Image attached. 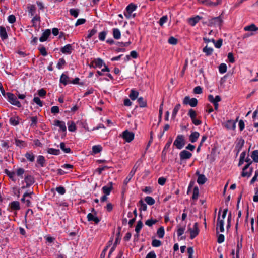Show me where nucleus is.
Segmentation results:
<instances>
[{
  "mask_svg": "<svg viewBox=\"0 0 258 258\" xmlns=\"http://www.w3.org/2000/svg\"><path fill=\"white\" fill-rule=\"evenodd\" d=\"M137 8V5L131 3L126 8L125 11L124 12V15L127 19H130L131 18H134L136 16V14H133V12L135 11Z\"/></svg>",
  "mask_w": 258,
  "mask_h": 258,
  "instance_id": "obj_1",
  "label": "nucleus"
},
{
  "mask_svg": "<svg viewBox=\"0 0 258 258\" xmlns=\"http://www.w3.org/2000/svg\"><path fill=\"white\" fill-rule=\"evenodd\" d=\"M185 141L182 135H177L173 145L178 149H181L185 145Z\"/></svg>",
  "mask_w": 258,
  "mask_h": 258,
  "instance_id": "obj_2",
  "label": "nucleus"
},
{
  "mask_svg": "<svg viewBox=\"0 0 258 258\" xmlns=\"http://www.w3.org/2000/svg\"><path fill=\"white\" fill-rule=\"evenodd\" d=\"M120 137H121L126 142L130 143L134 140L135 134L133 132L126 130L122 133V134L120 135Z\"/></svg>",
  "mask_w": 258,
  "mask_h": 258,
  "instance_id": "obj_3",
  "label": "nucleus"
},
{
  "mask_svg": "<svg viewBox=\"0 0 258 258\" xmlns=\"http://www.w3.org/2000/svg\"><path fill=\"white\" fill-rule=\"evenodd\" d=\"M223 22L221 16L214 17L210 19L208 22V26L211 27H220Z\"/></svg>",
  "mask_w": 258,
  "mask_h": 258,
  "instance_id": "obj_4",
  "label": "nucleus"
},
{
  "mask_svg": "<svg viewBox=\"0 0 258 258\" xmlns=\"http://www.w3.org/2000/svg\"><path fill=\"white\" fill-rule=\"evenodd\" d=\"M7 96L8 101L11 104L18 107L21 106L20 102L18 100L16 96L14 94L11 93H7Z\"/></svg>",
  "mask_w": 258,
  "mask_h": 258,
  "instance_id": "obj_5",
  "label": "nucleus"
},
{
  "mask_svg": "<svg viewBox=\"0 0 258 258\" xmlns=\"http://www.w3.org/2000/svg\"><path fill=\"white\" fill-rule=\"evenodd\" d=\"M183 103L185 105L189 104L191 107H194L197 106L198 100L196 98H190L188 96H186L183 101Z\"/></svg>",
  "mask_w": 258,
  "mask_h": 258,
  "instance_id": "obj_6",
  "label": "nucleus"
},
{
  "mask_svg": "<svg viewBox=\"0 0 258 258\" xmlns=\"http://www.w3.org/2000/svg\"><path fill=\"white\" fill-rule=\"evenodd\" d=\"M188 231L190 232V239H193L198 235L199 232L198 223H195L194 225L193 228H189Z\"/></svg>",
  "mask_w": 258,
  "mask_h": 258,
  "instance_id": "obj_7",
  "label": "nucleus"
},
{
  "mask_svg": "<svg viewBox=\"0 0 258 258\" xmlns=\"http://www.w3.org/2000/svg\"><path fill=\"white\" fill-rule=\"evenodd\" d=\"M250 163L247 164L243 168L242 172V176L243 177H250L253 171V168L252 167L249 169L248 171H247L248 168L249 167Z\"/></svg>",
  "mask_w": 258,
  "mask_h": 258,
  "instance_id": "obj_8",
  "label": "nucleus"
},
{
  "mask_svg": "<svg viewBox=\"0 0 258 258\" xmlns=\"http://www.w3.org/2000/svg\"><path fill=\"white\" fill-rule=\"evenodd\" d=\"M180 159L181 160L188 159L192 156V154L189 151L184 150L179 154Z\"/></svg>",
  "mask_w": 258,
  "mask_h": 258,
  "instance_id": "obj_9",
  "label": "nucleus"
},
{
  "mask_svg": "<svg viewBox=\"0 0 258 258\" xmlns=\"http://www.w3.org/2000/svg\"><path fill=\"white\" fill-rule=\"evenodd\" d=\"M185 230V225L182 227L181 226H179V225L178 226L177 233V236L178 237V240H185V239L186 238L185 236H181L183 234Z\"/></svg>",
  "mask_w": 258,
  "mask_h": 258,
  "instance_id": "obj_10",
  "label": "nucleus"
},
{
  "mask_svg": "<svg viewBox=\"0 0 258 258\" xmlns=\"http://www.w3.org/2000/svg\"><path fill=\"white\" fill-rule=\"evenodd\" d=\"M236 121L229 120L224 124V126L227 130H235Z\"/></svg>",
  "mask_w": 258,
  "mask_h": 258,
  "instance_id": "obj_11",
  "label": "nucleus"
},
{
  "mask_svg": "<svg viewBox=\"0 0 258 258\" xmlns=\"http://www.w3.org/2000/svg\"><path fill=\"white\" fill-rule=\"evenodd\" d=\"M53 124L54 126L59 127L60 128V130L63 132H66L67 130L65 122L63 121H60L58 120H54Z\"/></svg>",
  "mask_w": 258,
  "mask_h": 258,
  "instance_id": "obj_12",
  "label": "nucleus"
},
{
  "mask_svg": "<svg viewBox=\"0 0 258 258\" xmlns=\"http://www.w3.org/2000/svg\"><path fill=\"white\" fill-rule=\"evenodd\" d=\"M220 210L219 212V216L217 220V230L219 229L221 232H223L224 231V221L223 220H221V217L220 216Z\"/></svg>",
  "mask_w": 258,
  "mask_h": 258,
  "instance_id": "obj_13",
  "label": "nucleus"
},
{
  "mask_svg": "<svg viewBox=\"0 0 258 258\" xmlns=\"http://www.w3.org/2000/svg\"><path fill=\"white\" fill-rule=\"evenodd\" d=\"M51 34L50 29H46L42 33V36L40 37L39 40L40 42H44L47 40L48 37Z\"/></svg>",
  "mask_w": 258,
  "mask_h": 258,
  "instance_id": "obj_14",
  "label": "nucleus"
},
{
  "mask_svg": "<svg viewBox=\"0 0 258 258\" xmlns=\"http://www.w3.org/2000/svg\"><path fill=\"white\" fill-rule=\"evenodd\" d=\"M196 174L198 175L197 179V183L199 185L204 184L207 181V178L204 174H201L198 171L196 172Z\"/></svg>",
  "mask_w": 258,
  "mask_h": 258,
  "instance_id": "obj_15",
  "label": "nucleus"
},
{
  "mask_svg": "<svg viewBox=\"0 0 258 258\" xmlns=\"http://www.w3.org/2000/svg\"><path fill=\"white\" fill-rule=\"evenodd\" d=\"M73 50L72 46L71 44H67L61 49V52L62 53L70 54Z\"/></svg>",
  "mask_w": 258,
  "mask_h": 258,
  "instance_id": "obj_16",
  "label": "nucleus"
},
{
  "mask_svg": "<svg viewBox=\"0 0 258 258\" xmlns=\"http://www.w3.org/2000/svg\"><path fill=\"white\" fill-rule=\"evenodd\" d=\"M112 182H109L107 185L102 187V191L106 195H109L112 189Z\"/></svg>",
  "mask_w": 258,
  "mask_h": 258,
  "instance_id": "obj_17",
  "label": "nucleus"
},
{
  "mask_svg": "<svg viewBox=\"0 0 258 258\" xmlns=\"http://www.w3.org/2000/svg\"><path fill=\"white\" fill-rule=\"evenodd\" d=\"M24 181L26 183V187H28L34 182V178L31 175H27L25 177Z\"/></svg>",
  "mask_w": 258,
  "mask_h": 258,
  "instance_id": "obj_18",
  "label": "nucleus"
},
{
  "mask_svg": "<svg viewBox=\"0 0 258 258\" xmlns=\"http://www.w3.org/2000/svg\"><path fill=\"white\" fill-rule=\"evenodd\" d=\"M9 206L12 210H19L20 209V203L18 201H13L9 204Z\"/></svg>",
  "mask_w": 258,
  "mask_h": 258,
  "instance_id": "obj_19",
  "label": "nucleus"
},
{
  "mask_svg": "<svg viewBox=\"0 0 258 258\" xmlns=\"http://www.w3.org/2000/svg\"><path fill=\"white\" fill-rule=\"evenodd\" d=\"M60 82L64 85H66L69 83H71V81L70 80L69 77L63 73L60 76Z\"/></svg>",
  "mask_w": 258,
  "mask_h": 258,
  "instance_id": "obj_20",
  "label": "nucleus"
},
{
  "mask_svg": "<svg viewBox=\"0 0 258 258\" xmlns=\"http://www.w3.org/2000/svg\"><path fill=\"white\" fill-rule=\"evenodd\" d=\"M37 163L41 167H44L46 164V160L44 157L42 155H39L37 158Z\"/></svg>",
  "mask_w": 258,
  "mask_h": 258,
  "instance_id": "obj_21",
  "label": "nucleus"
},
{
  "mask_svg": "<svg viewBox=\"0 0 258 258\" xmlns=\"http://www.w3.org/2000/svg\"><path fill=\"white\" fill-rule=\"evenodd\" d=\"M87 217L88 221H94L95 224H98L100 222V219L92 213L88 214Z\"/></svg>",
  "mask_w": 258,
  "mask_h": 258,
  "instance_id": "obj_22",
  "label": "nucleus"
},
{
  "mask_svg": "<svg viewBox=\"0 0 258 258\" xmlns=\"http://www.w3.org/2000/svg\"><path fill=\"white\" fill-rule=\"evenodd\" d=\"M199 136L200 134L198 132H192L189 137V141L191 143H195V142L197 141Z\"/></svg>",
  "mask_w": 258,
  "mask_h": 258,
  "instance_id": "obj_23",
  "label": "nucleus"
},
{
  "mask_svg": "<svg viewBox=\"0 0 258 258\" xmlns=\"http://www.w3.org/2000/svg\"><path fill=\"white\" fill-rule=\"evenodd\" d=\"M201 19V17L199 16H197L195 17L189 18L188 22L192 26H194Z\"/></svg>",
  "mask_w": 258,
  "mask_h": 258,
  "instance_id": "obj_24",
  "label": "nucleus"
},
{
  "mask_svg": "<svg viewBox=\"0 0 258 258\" xmlns=\"http://www.w3.org/2000/svg\"><path fill=\"white\" fill-rule=\"evenodd\" d=\"M25 157L27 160L30 162H33L35 160V155L31 151L27 152L25 154Z\"/></svg>",
  "mask_w": 258,
  "mask_h": 258,
  "instance_id": "obj_25",
  "label": "nucleus"
},
{
  "mask_svg": "<svg viewBox=\"0 0 258 258\" xmlns=\"http://www.w3.org/2000/svg\"><path fill=\"white\" fill-rule=\"evenodd\" d=\"M112 34L113 38L115 39H119L121 37V33L119 29L113 28L112 29Z\"/></svg>",
  "mask_w": 258,
  "mask_h": 258,
  "instance_id": "obj_26",
  "label": "nucleus"
},
{
  "mask_svg": "<svg viewBox=\"0 0 258 258\" xmlns=\"http://www.w3.org/2000/svg\"><path fill=\"white\" fill-rule=\"evenodd\" d=\"M93 64L95 65V67L101 68L104 64H105L103 62V61L100 58L95 59L93 61Z\"/></svg>",
  "mask_w": 258,
  "mask_h": 258,
  "instance_id": "obj_27",
  "label": "nucleus"
},
{
  "mask_svg": "<svg viewBox=\"0 0 258 258\" xmlns=\"http://www.w3.org/2000/svg\"><path fill=\"white\" fill-rule=\"evenodd\" d=\"M29 14L31 15V16H33L35 15L36 12V7L33 5H29L27 7Z\"/></svg>",
  "mask_w": 258,
  "mask_h": 258,
  "instance_id": "obj_28",
  "label": "nucleus"
},
{
  "mask_svg": "<svg viewBox=\"0 0 258 258\" xmlns=\"http://www.w3.org/2000/svg\"><path fill=\"white\" fill-rule=\"evenodd\" d=\"M203 52L205 53L206 56H210L213 53V49L211 47H209L207 46H206L203 49Z\"/></svg>",
  "mask_w": 258,
  "mask_h": 258,
  "instance_id": "obj_29",
  "label": "nucleus"
},
{
  "mask_svg": "<svg viewBox=\"0 0 258 258\" xmlns=\"http://www.w3.org/2000/svg\"><path fill=\"white\" fill-rule=\"evenodd\" d=\"M139 92L138 91L132 89L131 91L129 97L132 100H135L137 98Z\"/></svg>",
  "mask_w": 258,
  "mask_h": 258,
  "instance_id": "obj_30",
  "label": "nucleus"
},
{
  "mask_svg": "<svg viewBox=\"0 0 258 258\" xmlns=\"http://www.w3.org/2000/svg\"><path fill=\"white\" fill-rule=\"evenodd\" d=\"M0 36L2 39H5L8 37L6 30L3 27H0Z\"/></svg>",
  "mask_w": 258,
  "mask_h": 258,
  "instance_id": "obj_31",
  "label": "nucleus"
},
{
  "mask_svg": "<svg viewBox=\"0 0 258 258\" xmlns=\"http://www.w3.org/2000/svg\"><path fill=\"white\" fill-rule=\"evenodd\" d=\"M143 227V223L141 220L139 221L135 228L137 236H138L139 233Z\"/></svg>",
  "mask_w": 258,
  "mask_h": 258,
  "instance_id": "obj_32",
  "label": "nucleus"
},
{
  "mask_svg": "<svg viewBox=\"0 0 258 258\" xmlns=\"http://www.w3.org/2000/svg\"><path fill=\"white\" fill-rule=\"evenodd\" d=\"M244 30L245 31H255L258 30V28L254 24H251L245 27Z\"/></svg>",
  "mask_w": 258,
  "mask_h": 258,
  "instance_id": "obj_33",
  "label": "nucleus"
},
{
  "mask_svg": "<svg viewBox=\"0 0 258 258\" xmlns=\"http://www.w3.org/2000/svg\"><path fill=\"white\" fill-rule=\"evenodd\" d=\"M199 194V188L197 186H195L194 188L193 194L192 198L194 200H197L198 198Z\"/></svg>",
  "mask_w": 258,
  "mask_h": 258,
  "instance_id": "obj_34",
  "label": "nucleus"
},
{
  "mask_svg": "<svg viewBox=\"0 0 258 258\" xmlns=\"http://www.w3.org/2000/svg\"><path fill=\"white\" fill-rule=\"evenodd\" d=\"M19 117H11L10 119V123L11 124L16 126L17 125L19 122Z\"/></svg>",
  "mask_w": 258,
  "mask_h": 258,
  "instance_id": "obj_35",
  "label": "nucleus"
},
{
  "mask_svg": "<svg viewBox=\"0 0 258 258\" xmlns=\"http://www.w3.org/2000/svg\"><path fill=\"white\" fill-rule=\"evenodd\" d=\"M102 148L100 145H95L92 147V152L96 154L102 151Z\"/></svg>",
  "mask_w": 258,
  "mask_h": 258,
  "instance_id": "obj_36",
  "label": "nucleus"
},
{
  "mask_svg": "<svg viewBox=\"0 0 258 258\" xmlns=\"http://www.w3.org/2000/svg\"><path fill=\"white\" fill-rule=\"evenodd\" d=\"M5 173L9 176V177L13 181H16V178L15 177L16 173L14 172H11L8 170L6 169L5 170Z\"/></svg>",
  "mask_w": 258,
  "mask_h": 258,
  "instance_id": "obj_37",
  "label": "nucleus"
},
{
  "mask_svg": "<svg viewBox=\"0 0 258 258\" xmlns=\"http://www.w3.org/2000/svg\"><path fill=\"white\" fill-rule=\"evenodd\" d=\"M165 234L164 228L163 227H160L157 232V234L159 238H162Z\"/></svg>",
  "mask_w": 258,
  "mask_h": 258,
  "instance_id": "obj_38",
  "label": "nucleus"
},
{
  "mask_svg": "<svg viewBox=\"0 0 258 258\" xmlns=\"http://www.w3.org/2000/svg\"><path fill=\"white\" fill-rule=\"evenodd\" d=\"M180 107H181V105L180 104H177L176 105V106L174 108L173 112H172V118L175 117L178 111H179V110L180 108Z\"/></svg>",
  "mask_w": 258,
  "mask_h": 258,
  "instance_id": "obj_39",
  "label": "nucleus"
},
{
  "mask_svg": "<svg viewBox=\"0 0 258 258\" xmlns=\"http://www.w3.org/2000/svg\"><path fill=\"white\" fill-rule=\"evenodd\" d=\"M219 71L221 74H224L227 71V66L222 63L219 66Z\"/></svg>",
  "mask_w": 258,
  "mask_h": 258,
  "instance_id": "obj_40",
  "label": "nucleus"
},
{
  "mask_svg": "<svg viewBox=\"0 0 258 258\" xmlns=\"http://www.w3.org/2000/svg\"><path fill=\"white\" fill-rule=\"evenodd\" d=\"M60 148L66 153H69L71 152L70 148L69 147H66V145L63 142L60 144Z\"/></svg>",
  "mask_w": 258,
  "mask_h": 258,
  "instance_id": "obj_41",
  "label": "nucleus"
},
{
  "mask_svg": "<svg viewBox=\"0 0 258 258\" xmlns=\"http://www.w3.org/2000/svg\"><path fill=\"white\" fill-rule=\"evenodd\" d=\"M47 152L49 154L58 155L60 154V151L59 149H56L54 148H49L48 149Z\"/></svg>",
  "mask_w": 258,
  "mask_h": 258,
  "instance_id": "obj_42",
  "label": "nucleus"
},
{
  "mask_svg": "<svg viewBox=\"0 0 258 258\" xmlns=\"http://www.w3.org/2000/svg\"><path fill=\"white\" fill-rule=\"evenodd\" d=\"M244 144V140L241 139H240L237 143L236 145V148L238 149V151H239L241 148L243 147Z\"/></svg>",
  "mask_w": 258,
  "mask_h": 258,
  "instance_id": "obj_43",
  "label": "nucleus"
},
{
  "mask_svg": "<svg viewBox=\"0 0 258 258\" xmlns=\"http://www.w3.org/2000/svg\"><path fill=\"white\" fill-rule=\"evenodd\" d=\"M68 130L70 132H74L76 130V126L75 123L71 121V122H69L68 123Z\"/></svg>",
  "mask_w": 258,
  "mask_h": 258,
  "instance_id": "obj_44",
  "label": "nucleus"
},
{
  "mask_svg": "<svg viewBox=\"0 0 258 258\" xmlns=\"http://www.w3.org/2000/svg\"><path fill=\"white\" fill-rule=\"evenodd\" d=\"M137 101L141 107H144L146 106V102L144 100V98L143 97H140L138 98Z\"/></svg>",
  "mask_w": 258,
  "mask_h": 258,
  "instance_id": "obj_45",
  "label": "nucleus"
},
{
  "mask_svg": "<svg viewBox=\"0 0 258 258\" xmlns=\"http://www.w3.org/2000/svg\"><path fill=\"white\" fill-rule=\"evenodd\" d=\"M211 41L214 44L215 47L217 48H219L221 47L223 42L221 39H219L217 41H215L214 39H212Z\"/></svg>",
  "mask_w": 258,
  "mask_h": 258,
  "instance_id": "obj_46",
  "label": "nucleus"
},
{
  "mask_svg": "<svg viewBox=\"0 0 258 258\" xmlns=\"http://www.w3.org/2000/svg\"><path fill=\"white\" fill-rule=\"evenodd\" d=\"M145 201L149 205H152L155 203L154 199L151 197H146L145 199Z\"/></svg>",
  "mask_w": 258,
  "mask_h": 258,
  "instance_id": "obj_47",
  "label": "nucleus"
},
{
  "mask_svg": "<svg viewBox=\"0 0 258 258\" xmlns=\"http://www.w3.org/2000/svg\"><path fill=\"white\" fill-rule=\"evenodd\" d=\"M251 158L255 162H258V150H254L252 152Z\"/></svg>",
  "mask_w": 258,
  "mask_h": 258,
  "instance_id": "obj_48",
  "label": "nucleus"
},
{
  "mask_svg": "<svg viewBox=\"0 0 258 258\" xmlns=\"http://www.w3.org/2000/svg\"><path fill=\"white\" fill-rule=\"evenodd\" d=\"M104 68L102 69L101 71H98L97 72L96 76L97 75L102 76V75H103V72H109L110 71L109 69L108 68V67L107 66H106V64H104Z\"/></svg>",
  "mask_w": 258,
  "mask_h": 258,
  "instance_id": "obj_49",
  "label": "nucleus"
},
{
  "mask_svg": "<svg viewBox=\"0 0 258 258\" xmlns=\"http://www.w3.org/2000/svg\"><path fill=\"white\" fill-rule=\"evenodd\" d=\"M168 20L167 16H162L159 20V24L160 26H162L165 23L167 22Z\"/></svg>",
  "mask_w": 258,
  "mask_h": 258,
  "instance_id": "obj_50",
  "label": "nucleus"
},
{
  "mask_svg": "<svg viewBox=\"0 0 258 258\" xmlns=\"http://www.w3.org/2000/svg\"><path fill=\"white\" fill-rule=\"evenodd\" d=\"M188 115L191 120H194V118H196L197 113L194 110L190 109L188 111Z\"/></svg>",
  "mask_w": 258,
  "mask_h": 258,
  "instance_id": "obj_51",
  "label": "nucleus"
},
{
  "mask_svg": "<svg viewBox=\"0 0 258 258\" xmlns=\"http://www.w3.org/2000/svg\"><path fill=\"white\" fill-rule=\"evenodd\" d=\"M157 222V220L156 219H148L145 222V224L148 226H152L153 225L155 224Z\"/></svg>",
  "mask_w": 258,
  "mask_h": 258,
  "instance_id": "obj_52",
  "label": "nucleus"
},
{
  "mask_svg": "<svg viewBox=\"0 0 258 258\" xmlns=\"http://www.w3.org/2000/svg\"><path fill=\"white\" fill-rule=\"evenodd\" d=\"M33 102L38 105L40 107H42L43 106L42 101H41L40 98L38 97H34L33 100Z\"/></svg>",
  "mask_w": 258,
  "mask_h": 258,
  "instance_id": "obj_53",
  "label": "nucleus"
},
{
  "mask_svg": "<svg viewBox=\"0 0 258 258\" xmlns=\"http://www.w3.org/2000/svg\"><path fill=\"white\" fill-rule=\"evenodd\" d=\"M134 174H133V172H130L128 176L126 177V178L124 180V184L125 185H127V184L130 181L131 179L134 176Z\"/></svg>",
  "mask_w": 258,
  "mask_h": 258,
  "instance_id": "obj_54",
  "label": "nucleus"
},
{
  "mask_svg": "<svg viewBox=\"0 0 258 258\" xmlns=\"http://www.w3.org/2000/svg\"><path fill=\"white\" fill-rule=\"evenodd\" d=\"M70 13L72 16L75 18H77L79 15V10L77 9H71L70 10Z\"/></svg>",
  "mask_w": 258,
  "mask_h": 258,
  "instance_id": "obj_55",
  "label": "nucleus"
},
{
  "mask_svg": "<svg viewBox=\"0 0 258 258\" xmlns=\"http://www.w3.org/2000/svg\"><path fill=\"white\" fill-rule=\"evenodd\" d=\"M15 144L16 146H19L21 148L25 147L26 146V144L24 141L18 139H15Z\"/></svg>",
  "mask_w": 258,
  "mask_h": 258,
  "instance_id": "obj_56",
  "label": "nucleus"
},
{
  "mask_svg": "<svg viewBox=\"0 0 258 258\" xmlns=\"http://www.w3.org/2000/svg\"><path fill=\"white\" fill-rule=\"evenodd\" d=\"M65 63V60L63 58H60L59 59L58 62L57 64V68L58 69H61L62 68V66H64Z\"/></svg>",
  "mask_w": 258,
  "mask_h": 258,
  "instance_id": "obj_57",
  "label": "nucleus"
},
{
  "mask_svg": "<svg viewBox=\"0 0 258 258\" xmlns=\"http://www.w3.org/2000/svg\"><path fill=\"white\" fill-rule=\"evenodd\" d=\"M161 245V242L159 240L154 239L152 242V245L153 247H158Z\"/></svg>",
  "mask_w": 258,
  "mask_h": 258,
  "instance_id": "obj_58",
  "label": "nucleus"
},
{
  "mask_svg": "<svg viewBox=\"0 0 258 258\" xmlns=\"http://www.w3.org/2000/svg\"><path fill=\"white\" fill-rule=\"evenodd\" d=\"M33 194V191L30 192H25L22 198L21 199V201L22 202L25 203L26 202V198L27 197L31 198V195H32Z\"/></svg>",
  "mask_w": 258,
  "mask_h": 258,
  "instance_id": "obj_59",
  "label": "nucleus"
},
{
  "mask_svg": "<svg viewBox=\"0 0 258 258\" xmlns=\"http://www.w3.org/2000/svg\"><path fill=\"white\" fill-rule=\"evenodd\" d=\"M56 191L59 194L63 195L66 193V189L63 186H58L56 188Z\"/></svg>",
  "mask_w": 258,
  "mask_h": 258,
  "instance_id": "obj_60",
  "label": "nucleus"
},
{
  "mask_svg": "<svg viewBox=\"0 0 258 258\" xmlns=\"http://www.w3.org/2000/svg\"><path fill=\"white\" fill-rule=\"evenodd\" d=\"M107 34V32L106 31H102L99 33V39L100 41H104L106 38V36Z\"/></svg>",
  "mask_w": 258,
  "mask_h": 258,
  "instance_id": "obj_61",
  "label": "nucleus"
},
{
  "mask_svg": "<svg viewBox=\"0 0 258 258\" xmlns=\"http://www.w3.org/2000/svg\"><path fill=\"white\" fill-rule=\"evenodd\" d=\"M168 43L172 45H175L177 43V40L173 37H170L168 41Z\"/></svg>",
  "mask_w": 258,
  "mask_h": 258,
  "instance_id": "obj_62",
  "label": "nucleus"
},
{
  "mask_svg": "<svg viewBox=\"0 0 258 258\" xmlns=\"http://www.w3.org/2000/svg\"><path fill=\"white\" fill-rule=\"evenodd\" d=\"M39 50L41 54L42 55L45 56L47 55V52L46 51V50L44 46L40 47L39 48Z\"/></svg>",
  "mask_w": 258,
  "mask_h": 258,
  "instance_id": "obj_63",
  "label": "nucleus"
},
{
  "mask_svg": "<svg viewBox=\"0 0 258 258\" xmlns=\"http://www.w3.org/2000/svg\"><path fill=\"white\" fill-rule=\"evenodd\" d=\"M97 33V30L95 28L92 29L90 31H89V33L87 35L88 38H91L94 35H95Z\"/></svg>",
  "mask_w": 258,
  "mask_h": 258,
  "instance_id": "obj_64",
  "label": "nucleus"
}]
</instances>
